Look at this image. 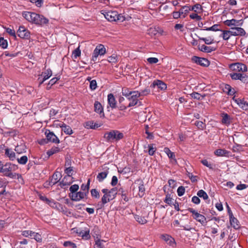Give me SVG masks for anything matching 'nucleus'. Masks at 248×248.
Wrapping results in <instances>:
<instances>
[{"label":"nucleus","instance_id":"30","mask_svg":"<svg viewBox=\"0 0 248 248\" xmlns=\"http://www.w3.org/2000/svg\"><path fill=\"white\" fill-rule=\"evenodd\" d=\"M5 155L8 157L10 160L13 161L16 159V154L14 152L8 148L5 149Z\"/></svg>","mask_w":248,"mask_h":248},{"label":"nucleus","instance_id":"45","mask_svg":"<svg viewBox=\"0 0 248 248\" xmlns=\"http://www.w3.org/2000/svg\"><path fill=\"white\" fill-rule=\"evenodd\" d=\"M122 93L123 96H124L126 98L130 96L129 95H131L133 93V91H129V90L127 88H123Z\"/></svg>","mask_w":248,"mask_h":248},{"label":"nucleus","instance_id":"53","mask_svg":"<svg viewBox=\"0 0 248 248\" xmlns=\"http://www.w3.org/2000/svg\"><path fill=\"white\" fill-rule=\"evenodd\" d=\"M8 46V42L7 40L4 39L3 37H0V46L3 48H6Z\"/></svg>","mask_w":248,"mask_h":248},{"label":"nucleus","instance_id":"8","mask_svg":"<svg viewBox=\"0 0 248 248\" xmlns=\"http://www.w3.org/2000/svg\"><path fill=\"white\" fill-rule=\"evenodd\" d=\"M187 210L190 213H192V216L194 219H196L197 221L203 223L206 220L205 217L200 213L196 211L194 209L188 208Z\"/></svg>","mask_w":248,"mask_h":248},{"label":"nucleus","instance_id":"19","mask_svg":"<svg viewBox=\"0 0 248 248\" xmlns=\"http://www.w3.org/2000/svg\"><path fill=\"white\" fill-rule=\"evenodd\" d=\"M222 117L221 123L227 126L229 125L232 123V118L230 116L226 113L223 112L221 114Z\"/></svg>","mask_w":248,"mask_h":248},{"label":"nucleus","instance_id":"16","mask_svg":"<svg viewBox=\"0 0 248 248\" xmlns=\"http://www.w3.org/2000/svg\"><path fill=\"white\" fill-rule=\"evenodd\" d=\"M157 87L161 90H164L167 88V85L162 81L160 80H155L151 84L150 87L155 88Z\"/></svg>","mask_w":248,"mask_h":248},{"label":"nucleus","instance_id":"35","mask_svg":"<svg viewBox=\"0 0 248 248\" xmlns=\"http://www.w3.org/2000/svg\"><path fill=\"white\" fill-rule=\"evenodd\" d=\"M195 35L198 37L199 40L203 41L206 45H210L214 43V39L211 37H209L208 38H204L198 36L197 34Z\"/></svg>","mask_w":248,"mask_h":248},{"label":"nucleus","instance_id":"10","mask_svg":"<svg viewBox=\"0 0 248 248\" xmlns=\"http://www.w3.org/2000/svg\"><path fill=\"white\" fill-rule=\"evenodd\" d=\"M62 176L61 172L58 171L55 172L51 177L49 178L48 185L51 186L55 185L59 181Z\"/></svg>","mask_w":248,"mask_h":248},{"label":"nucleus","instance_id":"39","mask_svg":"<svg viewBox=\"0 0 248 248\" xmlns=\"http://www.w3.org/2000/svg\"><path fill=\"white\" fill-rule=\"evenodd\" d=\"M148 154L150 155H153L156 150L154 144H149L148 145Z\"/></svg>","mask_w":248,"mask_h":248},{"label":"nucleus","instance_id":"40","mask_svg":"<svg viewBox=\"0 0 248 248\" xmlns=\"http://www.w3.org/2000/svg\"><path fill=\"white\" fill-rule=\"evenodd\" d=\"M52 75V72L50 69H48L45 72H42L41 76L44 75V80L48 79Z\"/></svg>","mask_w":248,"mask_h":248},{"label":"nucleus","instance_id":"42","mask_svg":"<svg viewBox=\"0 0 248 248\" xmlns=\"http://www.w3.org/2000/svg\"><path fill=\"white\" fill-rule=\"evenodd\" d=\"M109 202V199H105V197L104 198H101V200L100 202H99L98 203H97V206L98 207V209H101L103 207H104L105 204H106L107 203Z\"/></svg>","mask_w":248,"mask_h":248},{"label":"nucleus","instance_id":"63","mask_svg":"<svg viewBox=\"0 0 248 248\" xmlns=\"http://www.w3.org/2000/svg\"><path fill=\"white\" fill-rule=\"evenodd\" d=\"M195 124L199 129L203 130L205 128V124L202 121H196Z\"/></svg>","mask_w":248,"mask_h":248},{"label":"nucleus","instance_id":"52","mask_svg":"<svg viewBox=\"0 0 248 248\" xmlns=\"http://www.w3.org/2000/svg\"><path fill=\"white\" fill-rule=\"evenodd\" d=\"M28 158L26 155H23L19 158H17V160L19 164L25 165L27 163Z\"/></svg>","mask_w":248,"mask_h":248},{"label":"nucleus","instance_id":"34","mask_svg":"<svg viewBox=\"0 0 248 248\" xmlns=\"http://www.w3.org/2000/svg\"><path fill=\"white\" fill-rule=\"evenodd\" d=\"M60 151V149L58 147L53 146L51 149L48 150L46 152L47 155H48V157L53 155L54 154L57 153L59 152Z\"/></svg>","mask_w":248,"mask_h":248},{"label":"nucleus","instance_id":"31","mask_svg":"<svg viewBox=\"0 0 248 248\" xmlns=\"http://www.w3.org/2000/svg\"><path fill=\"white\" fill-rule=\"evenodd\" d=\"M189 8H190V11H193L197 13H201L203 11L202 6L199 3H197L192 7L189 6Z\"/></svg>","mask_w":248,"mask_h":248},{"label":"nucleus","instance_id":"46","mask_svg":"<svg viewBox=\"0 0 248 248\" xmlns=\"http://www.w3.org/2000/svg\"><path fill=\"white\" fill-rule=\"evenodd\" d=\"M98 127V124H94L93 121H89L86 123L85 127L87 129H95Z\"/></svg>","mask_w":248,"mask_h":248},{"label":"nucleus","instance_id":"4","mask_svg":"<svg viewBox=\"0 0 248 248\" xmlns=\"http://www.w3.org/2000/svg\"><path fill=\"white\" fill-rule=\"evenodd\" d=\"M229 68L231 70L237 72H245L247 71L246 65L241 62L231 63L229 65Z\"/></svg>","mask_w":248,"mask_h":248},{"label":"nucleus","instance_id":"24","mask_svg":"<svg viewBox=\"0 0 248 248\" xmlns=\"http://www.w3.org/2000/svg\"><path fill=\"white\" fill-rule=\"evenodd\" d=\"M17 169V166L15 164L11 163H6L5 164V168L4 169V173H6L12 170H15Z\"/></svg>","mask_w":248,"mask_h":248},{"label":"nucleus","instance_id":"60","mask_svg":"<svg viewBox=\"0 0 248 248\" xmlns=\"http://www.w3.org/2000/svg\"><path fill=\"white\" fill-rule=\"evenodd\" d=\"M95 48H98L97 51L99 53L100 55H103L106 53V48L102 45L97 46Z\"/></svg>","mask_w":248,"mask_h":248},{"label":"nucleus","instance_id":"38","mask_svg":"<svg viewBox=\"0 0 248 248\" xmlns=\"http://www.w3.org/2000/svg\"><path fill=\"white\" fill-rule=\"evenodd\" d=\"M134 218L138 222L141 224H145L147 222L145 217L138 215H135Z\"/></svg>","mask_w":248,"mask_h":248},{"label":"nucleus","instance_id":"44","mask_svg":"<svg viewBox=\"0 0 248 248\" xmlns=\"http://www.w3.org/2000/svg\"><path fill=\"white\" fill-rule=\"evenodd\" d=\"M197 195L200 197L202 198L204 200H207L208 199V196L207 193L202 189L199 190L197 192Z\"/></svg>","mask_w":248,"mask_h":248},{"label":"nucleus","instance_id":"41","mask_svg":"<svg viewBox=\"0 0 248 248\" xmlns=\"http://www.w3.org/2000/svg\"><path fill=\"white\" fill-rule=\"evenodd\" d=\"M164 202L169 205H171L173 204L172 199L171 198V194L167 193L166 194V197L164 200Z\"/></svg>","mask_w":248,"mask_h":248},{"label":"nucleus","instance_id":"61","mask_svg":"<svg viewBox=\"0 0 248 248\" xmlns=\"http://www.w3.org/2000/svg\"><path fill=\"white\" fill-rule=\"evenodd\" d=\"M72 54L75 59H77L78 57L80 56L81 51L79 49V46H78L73 51Z\"/></svg>","mask_w":248,"mask_h":248},{"label":"nucleus","instance_id":"22","mask_svg":"<svg viewBox=\"0 0 248 248\" xmlns=\"http://www.w3.org/2000/svg\"><path fill=\"white\" fill-rule=\"evenodd\" d=\"M69 196L70 197L71 200L73 201H79L84 199L82 191L77 192L75 194L72 195L70 193Z\"/></svg>","mask_w":248,"mask_h":248},{"label":"nucleus","instance_id":"5","mask_svg":"<svg viewBox=\"0 0 248 248\" xmlns=\"http://www.w3.org/2000/svg\"><path fill=\"white\" fill-rule=\"evenodd\" d=\"M17 34L20 38L23 39L29 40L31 37L30 31L24 26H19Z\"/></svg>","mask_w":248,"mask_h":248},{"label":"nucleus","instance_id":"57","mask_svg":"<svg viewBox=\"0 0 248 248\" xmlns=\"http://www.w3.org/2000/svg\"><path fill=\"white\" fill-rule=\"evenodd\" d=\"M230 222L231 226L235 230L239 229L240 227L239 222L237 218H236V220H234V222H232L230 219Z\"/></svg>","mask_w":248,"mask_h":248},{"label":"nucleus","instance_id":"14","mask_svg":"<svg viewBox=\"0 0 248 248\" xmlns=\"http://www.w3.org/2000/svg\"><path fill=\"white\" fill-rule=\"evenodd\" d=\"M117 11H110L105 13L104 16L105 18L109 21H116V18L117 17Z\"/></svg>","mask_w":248,"mask_h":248},{"label":"nucleus","instance_id":"12","mask_svg":"<svg viewBox=\"0 0 248 248\" xmlns=\"http://www.w3.org/2000/svg\"><path fill=\"white\" fill-rule=\"evenodd\" d=\"M135 183L139 185V196L140 198L143 197L145 193V188L143 180L141 179H137L135 181Z\"/></svg>","mask_w":248,"mask_h":248},{"label":"nucleus","instance_id":"9","mask_svg":"<svg viewBox=\"0 0 248 248\" xmlns=\"http://www.w3.org/2000/svg\"><path fill=\"white\" fill-rule=\"evenodd\" d=\"M102 170L103 171L99 173L96 176V179L99 182H102L109 173V168L105 165L103 166Z\"/></svg>","mask_w":248,"mask_h":248},{"label":"nucleus","instance_id":"20","mask_svg":"<svg viewBox=\"0 0 248 248\" xmlns=\"http://www.w3.org/2000/svg\"><path fill=\"white\" fill-rule=\"evenodd\" d=\"M231 152L224 149H218L215 151V155L217 156L229 157L230 155Z\"/></svg>","mask_w":248,"mask_h":248},{"label":"nucleus","instance_id":"3","mask_svg":"<svg viewBox=\"0 0 248 248\" xmlns=\"http://www.w3.org/2000/svg\"><path fill=\"white\" fill-rule=\"evenodd\" d=\"M127 99L129 101V103L127 107H131L138 105L140 106L142 105V103L139 99L140 96L138 94V91H133L131 95H129Z\"/></svg>","mask_w":248,"mask_h":248},{"label":"nucleus","instance_id":"59","mask_svg":"<svg viewBox=\"0 0 248 248\" xmlns=\"http://www.w3.org/2000/svg\"><path fill=\"white\" fill-rule=\"evenodd\" d=\"M79 186L78 185L75 184L72 185L69 188V190L72 194H75L76 192L78 190Z\"/></svg>","mask_w":248,"mask_h":248},{"label":"nucleus","instance_id":"23","mask_svg":"<svg viewBox=\"0 0 248 248\" xmlns=\"http://www.w3.org/2000/svg\"><path fill=\"white\" fill-rule=\"evenodd\" d=\"M39 197L40 200L45 202L46 203H47V204H48L49 206H50L51 207H54V206L55 205H56L57 203H58L57 202H55L54 201V200H53L52 199L50 200V199H48L45 196H43L42 195H40L39 196Z\"/></svg>","mask_w":248,"mask_h":248},{"label":"nucleus","instance_id":"47","mask_svg":"<svg viewBox=\"0 0 248 248\" xmlns=\"http://www.w3.org/2000/svg\"><path fill=\"white\" fill-rule=\"evenodd\" d=\"M148 33L153 36H155L157 34H159V32L157 30V29L155 28H150L148 30Z\"/></svg>","mask_w":248,"mask_h":248},{"label":"nucleus","instance_id":"1","mask_svg":"<svg viewBox=\"0 0 248 248\" xmlns=\"http://www.w3.org/2000/svg\"><path fill=\"white\" fill-rule=\"evenodd\" d=\"M124 135L117 130H111L109 132H106L104 135V138L108 142H111L114 140L119 141L123 139Z\"/></svg>","mask_w":248,"mask_h":248},{"label":"nucleus","instance_id":"7","mask_svg":"<svg viewBox=\"0 0 248 248\" xmlns=\"http://www.w3.org/2000/svg\"><path fill=\"white\" fill-rule=\"evenodd\" d=\"M45 134L48 142H50L54 143H60V140L58 138L53 132L50 131V130L46 129Z\"/></svg>","mask_w":248,"mask_h":248},{"label":"nucleus","instance_id":"43","mask_svg":"<svg viewBox=\"0 0 248 248\" xmlns=\"http://www.w3.org/2000/svg\"><path fill=\"white\" fill-rule=\"evenodd\" d=\"M201 162L205 166L208 167L210 170H214L215 165L213 164L209 163L207 159H203L201 161Z\"/></svg>","mask_w":248,"mask_h":248},{"label":"nucleus","instance_id":"27","mask_svg":"<svg viewBox=\"0 0 248 248\" xmlns=\"http://www.w3.org/2000/svg\"><path fill=\"white\" fill-rule=\"evenodd\" d=\"M23 235L27 237L33 238L37 242L42 241V237L40 233H24Z\"/></svg>","mask_w":248,"mask_h":248},{"label":"nucleus","instance_id":"50","mask_svg":"<svg viewBox=\"0 0 248 248\" xmlns=\"http://www.w3.org/2000/svg\"><path fill=\"white\" fill-rule=\"evenodd\" d=\"M118 60V56L115 54H113L111 56L108 57V61L110 63H116Z\"/></svg>","mask_w":248,"mask_h":248},{"label":"nucleus","instance_id":"54","mask_svg":"<svg viewBox=\"0 0 248 248\" xmlns=\"http://www.w3.org/2000/svg\"><path fill=\"white\" fill-rule=\"evenodd\" d=\"M90 192L92 197L97 199L100 198L99 192L97 189H92Z\"/></svg>","mask_w":248,"mask_h":248},{"label":"nucleus","instance_id":"18","mask_svg":"<svg viewBox=\"0 0 248 248\" xmlns=\"http://www.w3.org/2000/svg\"><path fill=\"white\" fill-rule=\"evenodd\" d=\"M161 237L170 246H173L175 245L174 239L168 234L163 233L161 235Z\"/></svg>","mask_w":248,"mask_h":248},{"label":"nucleus","instance_id":"13","mask_svg":"<svg viewBox=\"0 0 248 248\" xmlns=\"http://www.w3.org/2000/svg\"><path fill=\"white\" fill-rule=\"evenodd\" d=\"M231 35L232 36H245L246 32L244 29L241 27L231 28Z\"/></svg>","mask_w":248,"mask_h":248},{"label":"nucleus","instance_id":"17","mask_svg":"<svg viewBox=\"0 0 248 248\" xmlns=\"http://www.w3.org/2000/svg\"><path fill=\"white\" fill-rule=\"evenodd\" d=\"M73 178L70 176H65L62 181L60 182L59 186L61 188H64L65 186H69L73 182L72 179Z\"/></svg>","mask_w":248,"mask_h":248},{"label":"nucleus","instance_id":"28","mask_svg":"<svg viewBox=\"0 0 248 248\" xmlns=\"http://www.w3.org/2000/svg\"><path fill=\"white\" fill-rule=\"evenodd\" d=\"M34 12H31L28 11H24L22 12V15L23 17L26 19L28 22L31 23L33 18V15Z\"/></svg>","mask_w":248,"mask_h":248},{"label":"nucleus","instance_id":"58","mask_svg":"<svg viewBox=\"0 0 248 248\" xmlns=\"http://www.w3.org/2000/svg\"><path fill=\"white\" fill-rule=\"evenodd\" d=\"M3 28L6 30V32L9 34L11 36L15 38L16 37V32L14 29L7 28L6 27H3Z\"/></svg>","mask_w":248,"mask_h":248},{"label":"nucleus","instance_id":"32","mask_svg":"<svg viewBox=\"0 0 248 248\" xmlns=\"http://www.w3.org/2000/svg\"><path fill=\"white\" fill-rule=\"evenodd\" d=\"M15 151L18 154L25 153L26 151V147L25 144H21L16 146Z\"/></svg>","mask_w":248,"mask_h":248},{"label":"nucleus","instance_id":"21","mask_svg":"<svg viewBox=\"0 0 248 248\" xmlns=\"http://www.w3.org/2000/svg\"><path fill=\"white\" fill-rule=\"evenodd\" d=\"M198 49L204 53H211L216 50V48L212 46H207L204 45H198Z\"/></svg>","mask_w":248,"mask_h":248},{"label":"nucleus","instance_id":"33","mask_svg":"<svg viewBox=\"0 0 248 248\" xmlns=\"http://www.w3.org/2000/svg\"><path fill=\"white\" fill-rule=\"evenodd\" d=\"M190 95L193 99H197L198 100H202L205 97V94H204L203 95H202L200 93L195 92H194L192 93H191L190 94Z\"/></svg>","mask_w":248,"mask_h":248},{"label":"nucleus","instance_id":"56","mask_svg":"<svg viewBox=\"0 0 248 248\" xmlns=\"http://www.w3.org/2000/svg\"><path fill=\"white\" fill-rule=\"evenodd\" d=\"M106 241L98 239L96 240L95 246L94 248H105L104 245L102 244V242H105Z\"/></svg>","mask_w":248,"mask_h":248},{"label":"nucleus","instance_id":"49","mask_svg":"<svg viewBox=\"0 0 248 248\" xmlns=\"http://www.w3.org/2000/svg\"><path fill=\"white\" fill-rule=\"evenodd\" d=\"M227 212L229 216V219L231 220L232 222H234V220H236V218L234 217L233 214L231 211V208L229 207V205L226 203Z\"/></svg>","mask_w":248,"mask_h":248},{"label":"nucleus","instance_id":"29","mask_svg":"<svg viewBox=\"0 0 248 248\" xmlns=\"http://www.w3.org/2000/svg\"><path fill=\"white\" fill-rule=\"evenodd\" d=\"M117 193L119 195H121L122 198L126 202L129 201L128 198L127 197V191L124 190L122 187L119 188Z\"/></svg>","mask_w":248,"mask_h":248},{"label":"nucleus","instance_id":"11","mask_svg":"<svg viewBox=\"0 0 248 248\" xmlns=\"http://www.w3.org/2000/svg\"><path fill=\"white\" fill-rule=\"evenodd\" d=\"M94 111L100 115V118L105 117L104 108L101 104L97 101H95L94 103Z\"/></svg>","mask_w":248,"mask_h":248},{"label":"nucleus","instance_id":"2","mask_svg":"<svg viewBox=\"0 0 248 248\" xmlns=\"http://www.w3.org/2000/svg\"><path fill=\"white\" fill-rule=\"evenodd\" d=\"M31 23L38 26H43L48 23L49 20L43 15L34 13Z\"/></svg>","mask_w":248,"mask_h":248},{"label":"nucleus","instance_id":"37","mask_svg":"<svg viewBox=\"0 0 248 248\" xmlns=\"http://www.w3.org/2000/svg\"><path fill=\"white\" fill-rule=\"evenodd\" d=\"M221 31L222 32V33L221 35H220V37H222L223 40H228L231 36V31L221 30Z\"/></svg>","mask_w":248,"mask_h":248},{"label":"nucleus","instance_id":"55","mask_svg":"<svg viewBox=\"0 0 248 248\" xmlns=\"http://www.w3.org/2000/svg\"><path fill=\"white\" fill-rule=\"evenodd\" d=\"M219 25L218 24H214L211 27L209 28H206L205 29H203V30H206L208 31H221V30H220L218 28V27Z\"/></svg>","mask_w":248,"mask_h":248},{"label":"nucleus","instance_id":"64","mask_svg":"<svg viewBox=\"0 0 248 248\" xmlns=\"http://www.w3.org/2000/svg\"><path fill=\"white\" fill-rule=\"evenodd\" d=\"M240 77L239 80L244 83H248V76L245 74H241V76Z\"/></svg>","mask_w":248,"mask_h":248},{"label":"nucleus","instance_id":"25","mask_svg":"<svg viewBox=\"0 0 248 248\" xmlns=\"http://www.w3.org/2000/svg\"><path fill=\"white\" fill-rule=\"evenodd\" d=\"M117 194V189L116 187L112 188L109 190L106 196V199H109V202L115 198Z\"/></svg>","mask_w":248,"mask_h":248},{"label":"nucleus","instance_id":"62","mask_svg":"<svg viewBox=\"0 0 248 248\" xmlns=\"http://www.w3.org/2000/svg\"><path fill=\"white\" fill-rule=\"evenodd\" d=\"M177 192L178 195L179 196H180V197L182 196L185 192V187L183 186H182L178 187L177 190Z\"/></svg>","mask_w":248,"mask_h":248},{"label":"nucleus","instance_id":"48","mask_svg":"<svg viewBox=\"0 0 248 248\" xmlns=\"http://www.w3.org/2000/svg\"><path fill=\"white\" fill-rule=\"evenodd\" d=\"M239 22V20H237L235 19H232L231 20H226L224 22L225 25L228 26H231L232 25H235L236 23Z\"/></svg>","mask_w":248,"mask_h":248},{"label":"nucleus","instance_id":"51","mask_svg":"<svg viewBox=\"0 0 248 248\" xmlns=\"http://www.w3.org/2000/svg\"><path fill=\"white\" fill-rule=\"evenodd\" d=\"M150 93V90L148 88H146V89H145L143 90H141L140 91H138V94L140 96V97L142 96H146V95H148V94H149Z\"/></svg>","mask_w":248,"mask_h":248},{"label":"nucleus","instance_id":"15","mask_svg":"<svg viewBox=\"0 0 248 248\" xmlns=\"http://www.w3.org/2000/svg\"><path fill=\"white\" fill-rule=\"evenodd\" d=\"M108 102L109 106L107 107L108 111H109V107L112 108H115L117 107L116 101L112 93H109L108 95Z\"/></svg>","mask_w":248,"mask_h":248},{"label":"nucleus","instance_id":"26","mask_svg":"<svg viewBox=\"0 0 248 248\" xmlns=\"http://www.w3.org/2000/svg\"><path fill=\"white\" fill-rule=\"evenodd\" d=\"M164 152L168 155L169 158L171 160L172 162H173L174 163H177L174 153L172 152L169 148L165 147L164 148Z\"/></svg>","mask_w":248,"mask_h":248},{"label":"nucleus","instance_id":"6","mask_svg":"<svg viewBox=\"0 0 248 248\" xmlns=\"http://www.w3.org/2000/svg\"><path fill=\"white\" fill-rule=\"evenodd\" d=\"M191 60L193 62L203 67H208L210 64V62L208 59L204 58L194 56Z\"/></svg>","mask_w":248,"mask_h":248},{"label":"nucleus","instance_id":"36","mask_svg":"<svg viewBox=\"0 0 248 248\" xmlns=\"http://www.w3.org/2000/svg\"><path fill=\"white\" fill-rule=\"evenodd\" d=\"M179 11L181 15L183 17H185L187 13L190 11V8L189 6H184L180 9Z\"/></svg>","mask_w":248,"mask_h":248}]
</instances>
